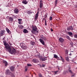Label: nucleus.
<instances>
[{"instance_id": "nucleus-11", "label": "nucleus", "mask_w": 77, "mask_h": 77, "mask_svg": "<svg viewBox=\"0 0 77 77\" xmlns=\"http://www.w3.org/2000/svg\"><path fill=\"white\" fill-rule=\"evenodd\" d=\"M64 39H63L62 37L60 38L59 39V41L60 42L62 43L64 42Z\"/></svg>"}, {"instance_id": "nucleus-18", "label": "nucleus", "mask_w": 77, "mask_h": 77, "mask_svg": "<svg viewBox=\"0 0 77 77\" xmlns=\"http://www.w3.org/2000/svg\"><path fill=\"white\" fill-rule=\"evenodd\" d=\"M37 58H40V59H41L42 58V56H40V54H38V55L37 56Z\"/></svg>"}, {"instance_id": "nucleus-42", "label": "nucleus", "mask_w": 77, "mask_h": 77, "mask_svg": "<svg viewBox=\"0 0 77 77\" xmlns=\"http://www.w3.org/2000/svg\"><path fill=\"white\" fill-rule=\"evenodd\" d=\"M41 38H42V39H43V38H44V36L43 35H41Z\"/></svg>"}, {"instance_id": "nucleus-12", "label": "nucleus", "mask_w": 77, "mask_h": 77, "mask_svg": "<svg viewBox=\"0 0 77 77\" xmlns=\"http://www.w3.org/2000/svg\"><path fill=\"white\" fill-rule=\"evenodd\" d=\"M10 69L11 71H14L15 69V67L14 66H12L10 68Z\"/></svg>"}, {"instance_id": "nucleus-19", "label": "nucleus", "mask_w": 77, "mask_h": 77, "mask_svg": "<svg viewBox=\"0 0 77 77\" xmlns=\"http://www.w3.org/2000/svg\"><path fill=\"white\" fill-rule=\"evenodd\" d=\"M18 23L19 24H21V21H22V19H18Z\"/></svg>"}, {"instance_id": "nucleus-16", "label": "nucleus", "mask_w": 77, "mask_h": 77, "mask_svg": "<svg viewBox=\"0 0 77 77\" xmlns=\"http://www.w3.org/2000/svg\"><path fill=\"white\" fill-rule=\"evenodd\" d=\"M23 32L24 33H28V31L26 29H23Z\"/></svg>"}, {"instance_id": "nucleus-22", "label": "nucleus", "mask_w": 77, "mask_h": 77, "mask_svg": "<svg viewBox=\"0 0 77 77\" xmlns=\"http://www.w3.org/2000/svg\"><path fill=\"white\" fill-rule=\"evenodd\" d=\"M54 58H55V59H57V58H58V56H57V55H56V54H54Z\"/></svg>"}, {"instance_id": "nucleus-3", "label": "nucleus", "mask_w": 77, "mask_h": 77, "mask_svg": "<svg viewBox=\"0 0 77 77\" xmlns=\"http://www.w3.org/2000/svg\"><path fill=\"white\" fill-rule=\"evenodd\" d=\"M39 7L41 9L43 7L44 5L43 4V0H40L39 2Z\"/></svg>"}, {"instance_id": "nucleus-31", "label": "nucleus", "mask_w": 77, "mask_h": 77, "mask_svg": "<svg viewBox=\"0 0 77 77\" xmlns=\"http://www.w3.org/2000/svg\"><path fill=\"white\" fill-rule=\"evenodd\" d=\"M66 59L67 62H69V58H68V57H66Z\"/></svg>"}, {"instance_id": "nucleus-58", "label": "nucleus", "mask_w": 77, "mask_h": 77, "mask_svg": "<svg viewBox=\"0 0 77 77\" xmlns=\"http://www.w3.org/2000/svg\"><path fill=\"white\" fill-rule=\"evenodd\" d=\"M76 8H77V7H76Z\"/></svg>"}, {"instance_id": "nucleus-44", "label": "nucleus", "mask_w": 77, "mask_h": 77, "mask_svg": "<svg viewBox=\"0 0 77 77\" xmlns=\"http://www.w3.org/2000/svg\"><path fill=\"white\" fill-rule=\"evenodd\" d=\"M43 59H44L45 60H47V57H44L43 58Z\"/></svg>"}, {"instance_id": "nucleus-56", "label": "nucleus", "mask_w": 77, "mask_h": 77, "mask_svg": "<svg viewBox=\"0 0 77 77\" xmlns=\"http://www.w3.org/2000/svg\"><path fill=\"white\" fill-rule=\"evenodd\" d=\"M71 52H73V51H71Z\"/></svg>"}, {"instance_id": "nucleus-26", "label": "nucleus", "mask_w": 77, "mask_h": 77, "mask_svg": "<svg viewBox=\"0 0 77 77\" xmlns=\"http://www.w3.org/2000/svg\"><path fill=\"white\" fill-rule=\"evenodd\" d=\"M65 51L66 54H68V50H67V49H65Z\"/></svg>"}, {"instance_id": "nucleus-34", "label": "nucleus", "mask_w": 77, "mask_h": 77, "mask_svg": "<svg viewBox=\"0 0 77 77\" xmlns=\"http://www.w3.org/2000/svg\"><path fill=\"white\" fill-rule=\"evenodd\" d=\"M40 66L41 67H45V64H42V66Z\"/></svg>"}, {"instance_id": "nucleus-13", "label": "nucleus", "mask_w": 77, "mask_h": 77, "mask_svg": "<svg viewBox=\"0 0 77 77\" xmlns=\"http://www.w3.org/2000/svg\"><path fill=\"white\" fill-rule=\"evenodd\" d=\"M22 3L23 4H24L25 5H27V3H28V2H27L26 0H23L22 2Z\"/></svg>"}, {"instance_id": "nucleus-54", "label": "nucleus", "mask_w": 77, "mask_h": 77, "mask_svg": "<svg viewBox=\"0 0 77 77\" xmlns=\"http://www.w3.org/2000/svg\"><path fill=\"white\" fill-rule=\"evenodd\" d=\"M58 69H59V70L60 69V68H58Z\"/></svg>"}, {"instance_id": "nucleus-10", "label": "nucleus", "mask_w": 77, "mask_h": 77, "mask_svg": "<svg viewBox=\"0 0 77 77\" xmlns=\"http://www.w3.org/2000/svg\"><path fill=\"white\" fill-rule=\"evenodd\" d=\"M32 61L34 63H38V62H39V60H38V59H33L32 60Z\"/></svg>"}, {"instance_id": "nucleus-9", "label": "nucleus", "mask_w": 77, "mask_h": 77, "mask_svg": "<svg viewBox=\"0 0 77 77\" xmlns=\"http://www.w3.org/2000/svg\"><path fill=\"white\" fill-rule=\"evenodd\" d=\"M38 15H39V11L37 12V14H36L35 16V21H36L37 19H38Z\"/></svg>"}, {"instance_id": "nucleus-39", "label": "nucleus", "mask_w": 77, "mask_h": 77, "mask_svg": "<svg viewBox=\"0 0 77 77\" xmlns=\"http://www.w3.org/2000/svg\"><path fill=\"white\" fill-rule=\"evenodd\" d=\"M45 20V21H47V20H46V19H45V18H43V19H42V21L43 22L44 21V20Z\"/></svg>"}, {"instance_id": "nucleus-21", "label": "nucleus", "mask_w": 77, "mask_h": 77, "mask_svg": "<svg viewBox=\"0 0 77 77\" xmlns=\"http://www.w3.org/2000/svg\"><path fill=\"white\" fill-rule=\"evenodd\" d=\"M68 35H69V36H72V33L71 32H68Z\"/></svg>"}, {"instance_id": "nucleus-50", "label": "nucleus", "mask_w": 77, "mask_h": 77, "mask_svg": "<svg viewBox=\"0 0 77 77\" xmlns=\"http://www.w3.org/2000/svg\"><path fill=\"white\" fill-rule=\"evenodd\" d=\"M35 32H37V33H38V32H38V31H37V30H36V31H35Z\"/></svg>"}, {"instance_id": "nucleus-53", "label": "nucleus", "mask_w": 77, "mask_h": 77, "mask_svg": "<svg viewBox=\"0 0 77 77\" xmlns=\"http://www.w3.org/2000/svg\"><path fill=\"white\" fill-rule=\"evenodd\" d=\"M51 26H53V24H51Z\"/></svg>"}, {"instance_id": "nucleus-35", "label": "nucleus", "mask_w": 77, "mask_h": 77, "mask_svg": "<svg viewBox=\"0 0 77 77\" xmlns=\"http://www.w3.org/2000/svg\"><path fill=\"white\" fill-rule=\"evenodd\" d=\"M58 72H59V70L54 71V73H55V74L54 75H56V73H57Z\"/></svg>"}, {"instance_id": "nucleus-55", "label": "nucleus", "mask_w": 77, "mask_h": 77, "mask_svg": "<svg viewBox=\"0 0 77 77\" xmlns=\"http://www.w3.org/2000/svg\"><path fill=\"white\" fill-rule=\"evenodd\" d=\"M3 40H5V38H3Z\"/></svg>"}, {"instance_id": "nucleus-40", "label": "nucleus", "mask_w": 77, "mask_h": 77, "mask_svg": "<svg viewBox=\"0 0 77 77\" xmlns=\"http://www.w3.org/2000/svg\"><path fill=\"white\" fill-rule=\"evenodd\" d=\"M45 26H47V21H45Z\"/></svg>"}, {"instance_id": "nucleus-43", "label": "nucleus", "mask_w": 77, "mask_h": 77, "mask_svg": "<svg viewBox=\"0 0 77 77\" xmlns=\"http://www.w3.org/2000/svg\"><path fill=\"white\" fill-rule=\"evenodd\" d=\"M50 20L51 21L52 20V17H50L49 18Z\"/></svg>"}, {"instance_id": "nucleus-30", "label": "nucleus", "mask_w": 77, "mask_h": 77, "mask_svg": "<svg viewBox=\"0 0 77 77\" xmlns=\"http://www.w3.org/2000/svg\"><path fill=\"white\" fill-rule=\"evenodd\" d=\"M25 71H27V70L28 69V67L27 66H25Z\"/></svg>"}, {"instance_id": "nucleus-6", "label": "nucleus", "mask_w": 77, "mask_h": 77, "mask_svg": "<svg viewBox=\"0 0 77 77\" xmlns=\"http://www.w3.org/2000/svg\"><path fill=\"white\" fill-rule=\"evenodd\" d=\"M74 30V28L72 26H70L69 27H68L67 29V30L68 31H69V30Z\"/></svg>"}, {"instance_id": "nucleus-20", "label": "nucleus", "mask_w": 77, "mask_h": 77, "mask_svg": "<svg viewBox=\"0 0 77 77\" xmlns=\"http://www.w3.org/2000/svg\"><path fill=\"white\" fill-rule=\"evenodd\" d=\"M9 20L10 21H13L14 19H13V18H12V17H10L9 18Z\"/></svg>"}, {"instance_id": "nucleus-23", "label": "nucleus", "mask_w": 77, "mask_h": 77, "mask_svg": "<svg viewBox=\"0 0 77 77\" xmlns=\"http://www.w3.org/2000/svg\"><path fill=\"white\" fill-rule=\"evenodd\" d=\"M70 69H71V67H69L68 70H69V72H70V73H71V74H72V73H73L72 72L71 70H70Z\"/></svg>"}, {"instance_id": "nucleus-1", "label": "nucleus", "mask_w": 77, "mask_h": 77, "mask_svg": "<svg viewBox=\"0 0 77 77\" xmlns=\"http://www.w3.org/2000/svg\"><path fill=\"white\" fill-rule=\"evenodd\" d=\"M3 42L4 45H5V47L7 51L9 52L10 53L12 54H15L17 53V50L14 48H11L10 45H7V42L5 41H3Z\"/></svg>"}, {"instance_id": "nucleus-7", "label": "nucleus", "mask_w": 77, "mask_h": 77, "mask_svg": "<svg viewBox=\"0 0 77 77\" xmlns=\"http://www.w3.org/2000/svg\"><path fill=\"white\" fill-rule=\"evenodd\" d=\"M39 41L40 42H41V44H42L43 45H45V42H44V40H43L41 38H40L39 39Z\"/></svg>"}, {"instance_id": "nucleus-51", "label": "nucleus", "mask_w": 77, "mask_h": 77, "mask_svg": "<svg viewBox=\"0 0 77 77\" xmlns=\"http://www.w3.org/2000/svg\"><path fill=\"white\" fill-rule=\"evenodd\" d=\"M69 55H70V56H71V55H72V54L70 53L69 54Z\"/></svg>"}, {"instance_id": "nucleus-29", "label": "nucleus", "mask_w": 77, "mask_h": 77, "mask_svg": "<svg viewBox=\"0 0 77 77\" xmlns=\"http://www.w3.org/2000/svg\"><path fill=\"white\" fill-rule=\"evenodd\" d=\"M27 13L29 14H32V12H31L30 11H29L27 12Z\"/></svg>"}, {"instance_id": "nucleus-48", "label": "nucleus", "mask_w": 77, "mask_h": 77, "mask_svg": "<svg viewBox=\"0 0 77 77\" xmlns=\"http://www.w3.org/2000/svg\"><path fill=\"white\" fill-rule=\"evenodd\" d=\"M9 44L10 45H12V44H11V43L10 42H9Z\"/></svg>"}, {"instance_id": "nucleus-8", "label": "nucleus", "mask_w": 77, "mask_h": 77, "mask_svg": "<svg viewBox=\"0 0 77 77\" xmlns=\"http://www.w3.org/2000/svg\"><path fill=\"white\" fill-rule=\"evenodd\" d=\"M14 11L15 14H18L19 13V10L17 8H15Z\"/></svg>"}, {"instance_id": "nucleus-46", "label": "nucleus", "mask_w": 77, "mask_h": 77, "mask_svg": "<svg viewBox=\"0 0 77 77\" xmlns=\"http://www.w3.org/2000/svg\"><path fill=\"white\" fill-rule=\"evenodd\" d=\"M6 19H9V16L7 17H6Z\"/></svg>"}, {"instance_id": "nucleus-33", "label": "nucleus", "mask_w": 77, "mask_h": 77, "mask_svg": "<svg viewBox=\"0 0 77 77\" xmlns=\"http://www.w3.org/2000/svg\"><path fill=\"white\" fill-rule=\"evenodd\" d=\"M43 39L44 41H47V38H46V37H44V38H43Z\"/></svg>"}, {"instance_id": "nucleus-37", "label": "nucleus", "mask_w": 77, "mask_h": 77, "mask_svg": "<svg viewBox=\"0 0 77 77\" xmlns=\"http://www.w3.org/2000/svg\"><path fill=\"white\" fill-rule=\"evenodd\" d=\"M72 75H71V77H74V75H75V74L74 73H72Z\"/></svg>"}, {"instance_id": "nucleus-5", "label": "nucleus", "mask_w": 77, "mask_h": 77, "mask_svg": "<svg viewBox=\"0 0 77 77\" xmlns=\"http://www.w3.org/2000/svg\"><path fill=\"white\" fill-rule=\"evenodd\" d=\"M5 30H2L0 33V36H2L3 35H5Z\"/></svg>"}, {"instance_id": "nucleus-27", "label": "nucleus", "mask_w": 77, "mask_h": 77, "mask_svg": "<svg viewBox=\"0 0 77 77\" xmlns=\"http://www.w3.org/2000/svg\"><path fill=\"white\" fill-rule=\"evenodd\" d=\"M60 57L62 61V62H64V59H63V58L62 57V56H60Z\"/></svg>"}, {"instance_id": "nucleus-15", "label": "nucleus", "mask_w": 77, "mask_h": 77, "mask_svg": "<svg viewBox=\"0 0 77 77\" xmlns=\"http://www.w3.org/2000/svg\"><path fill=\"white\" fill-rule=\"evenodd\" d=\"M18 27L20 29H22L24 27V26H23L22 25H18Z\"/></svg>"}, {"instance_id": "nucleus-2", "label": "nucleus", "mask_w": 77, "mask_h": 77, "mask_svg": "<svg viewBox=\"0 0 77 77\" xmlns=\"http://www.w3.org/2000/svg\"><path fill=\"white\" fill-rule=\"evenodd\" d=\"M31 28L32 29L31 30V32L32 33H34L37 30V26H36L32 25Z\"/></svg>"}, {"instance_id": "nucleus-52", "label": "nucleus", "mask_w": 77, "mask_h": 77, "mask_svg": "<svg viewBox=\"0 0 77 77\" xmlns=\"http://www.w3.org/2000/svg\"><path fill=\"white\" fill-rule=\"evenodd\" d=\"M12 77H15V76H14V75H12Z\"/></svg>"}, {"instance_id": "nucleus-14", "label": "nucleus", "mask_w": 77, "mask_h": 77, "mask_svg": "<svg viewBox=\"0 0 77 77\" xmlns=\"http://www.w3.org/2000/svg\"><path fill=\"white\" fill-rule=\"evenodd\" d=\"M21 48L22 49H23V50H26V49H27V47L26 46L22 45L21 46Z\"/></svg>"}, {"instance_id": "nucleus-49", "label": "nucleus", "mask_w": 77, "mask_h": 77, "mask_svg": "<svg viewBox=\"0 0 77 77\" xmlns=\"http://www.w3.org/2000/svg\"><path fill=\"white\" fill-rule=\"evenodd\" d=\"M51 32H53V29H52V28H51Z\"/></svg>"}, {"instance_id": "nucleus-45", "label": "nucleus", "mask_w": 77, "mask_h": 77, "mask_svg": "<svg viewBox=\"0 0 77 77\" xmlns=\"http://www.w3.org/2000/svg\"><path fill=\"white\" fill-rule=\"evenodd\" d=\"M47 17V15H45V18H46Z\"/></svg>"}, {"instance_id": "nucleus-4", "label": "nucleus", "mask_w": 77, "mask_h": 77, "mask_svg": "<svg viewBox=\"0 0 77 77\" xmlns=\"http://www.w3.org/2000/svg\"><path fill=\"white\" fill-rule=\"evenodd\" d=\"M5 73L7 75H10V74H11V72L9 69H7Z\"/></svg>"}, {"instance_id": "nucleus-38", "label": "nucleus", "mask_w": 77, "mask_h": 77, "mask_svg": "<svg viewBox=\"0 0 77 77\" xmlns=\"http://www.w3.org/2000/svg\"><path fill=\"white\" fill-rule=\"evenodd\" d=\"M27 66H32V65L30 64H27Z\"/></svg>"}, {"instance_id": "nucleus-47", "label": "nucleus", "mask_w": 77, "mask_h": 77, "mask_svg": "<svg viewBox=\"0 0 77 77\" xmlns=\"http://www.w3.org/2000/svg\"><path fill=\"white\" fill-rule=\"evenodd\" d=\"M39 77H42V75H41V74H39Z\"/></svg>"}, {"instance_id": "nucleus-36", "label": "nucleus", "mask_w": 77, "mask_h": 77, "mask_svg": "<svg viewBox=\"0 0 77 77\" xmlns=\"http://www.w3.org/2000/svg\"><path fill=\"white\" fill-rule=\"evenodd\" d=\"M40 59L42 60V61H45V60L44 58H43L42 57V58H41Z\"/></svg>"}, {"instance_id": "nucleus-41", "label": "nucleus", "mask_w": 77, "mask_h": 77, "mask_svg": "<svg viewBox=\"0 0 77 77\" xmlns=\"http://www.w3.org/2000/svg\"><path fill=\"white\" fill-rule=\"evenodd\" d=\"M74 37L75 38H77V34L74 35Z\"/></svg>"}, {"instance_id": "nucleus-17", "label": "nucleus", "mask_w": 77, "mask_h": 77, "mask_svg": "<svg viewBox=\"0 0 77 77\" xmlns=\"http://www.w3.org/2000/svg\"><path fill=\"white\" fill-rule=\"evenodd\" d=\"M3 62L5 64V66H7V65H8V62L6 61H3Z\"/></svg>"}, {"instance_id": "nucleus-28", "label": "nucleus", "mask_w": 77, "mask_h": 77, "mask_svg": "<svg viewBox=\"0 0 77 77\" xmlns=\"http://www.w3.org/2000/svg\"><path fill=\"white\" fill-rule=\"evenodd\" d=\"M30 43L32 45H34V44H35V42H32Z\"/></svg>"}, {"instance_id": "nucleus-57", "label": "nucleus", "mask_w": 77, "mask_h": 77, "mask_svg": "<svg viewBox=\"0 0 77 77\" xmlns=\"http://www.w3.org/2000/svg\"><path fill=\"white\" fill-rule=\"evenodd\" d=\"M26 77H28L26 76Z\"/></svg>"}, {"instance_id": "nucleus-25", "label": "nucleus", "mask_w": 77, "mask_h": 77, "mask_svg": "<svg viewBox=\"0 0 77 77\" xmlns=\"http://www.w3.org/2000/svg\"><path fill=\"white\" fill-rule=\"evenodd\" d=\"M57 4V0H55V1L54 2L55 6H56Z\"/></svg>"}, {"instance_id": "nucleus-24", "label": "nucleus", "mask_w": 77, "mask_h": 77, "mask_svg": "<svg viewBox=\"0 0 77 77\" xmlns=\"http://www.w3.org/2000/svg\"><path fill=\"white\" fill-rule=\"evenodd\" d=\"M6 30L8 33H9L10 32V30L8 29V28H6Z\"/></svg>"}, {"instance_id": "nucleus-32", "label": "nucleus", "mask_w": 77, "mask_h": 77, "mask_svg": "<svg viewBox=\"0 0 77 77\" xmlns=\"http://www.w3.org/2000/svg\"><path fill=\"white\" fill-rule=\"evenodd\" d=\"M66 38H67V39H69V41H70L71 40V38H70L69 37V36H66Z\"/></svg>"}]
</instances>
